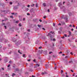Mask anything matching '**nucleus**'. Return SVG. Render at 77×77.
Instances as JSON below:
<instances>
[{"instance_id":"nucleus-1","label":"nucleus","mask_w":77,"mask_h":77,"mask_svg":"<svg viewBox=\"0 0 77 77\" xmlns=\"http://www.w3.org/2000/svg\"><path fill=\"white\" fill-rule=\"evenodd\" d=\"M58 5L60 7V9H63V8H65V7L64 6H62V3L61 2H60L58 4Z\"/></svg>"},{"instance_id":"nucleus-2","label":"nucleus","mask_w":77,"mask_h":77,"mask_svg":"<svg viewBox=\"0 0 77 77\" xmlns=\"http://www.w3.org/2000/svg\"><path fill=\"white\" fill-rule=\"evenodd\" d=\"M21 40H19L16 43V45H20V44H21Z\"/></svg>"},{"instance_id":"nucleus-3","label":"nucleus","mask_w":77,"mask_h":77,"mask_svg":"<svg viewBox=\"0 0 77 77\" xmlns=\"http://www.w3.org/2000/svg\"><path fill=\"white\" fill-rule=\"evenodd\" d=\"M2 41H4L5 42H8V40H6V39L4 38H3L2 39Z\"/></svg>"},{"instance_id":"nucleus-4","label":"nucleus","mask_w":77,"mask_h":77,"mask_svg":"<svg viewBox=\"0 0 77 77\" xmlns=\"http://www.w3.org/2000/svg\"><path fill=\"white\" fill-rule=\"evenodd\" d=\"M49 36L51 38H53V37H52V35H51L50 33H48V35H47V36Z\"/></svg>"},{"instance_id":"nucleus-5","label":"nucleus","mask_w":77,"mask_h":77,"mask_svg":"<svg viewBox=\"0 0 77 77\" xmlns=\"http://www.w3.org/2000/svg\"><path fill=\"white\" fill-rule=\"evenodd\" d=\"M15 70L16 71H20V69L18 68H16L15 69Z\"/></svg>"},{"instance_id":"nucleus-6","label":"nucleus","mask_w":77,"mask_h":77,"mask_svg":"<svg viewBox=\"0 0 77 77\" xmlns=\"http://www.w3.org/2000/svg\"><path fill=\"white\" fill-rule=\"evenodd\" d=\"M33 12V9L32 8L31 10H30V12Z\"/></svg>"},{"instance_id":"nucleus-7","label":"nucleus","mask_w":77,"mask_h":77,"mask_svg":"<svg viewBox=\"0 0 77 77\" xmlns=\"http://www.w3.org/2000/svg\"><path fill=\"white\" fill-rule=\"evenodd\" d=\"M47 74V72H45L44 73L42 72V75H44V74Z\"/></svg>"},{"instance_id":"nucleus-8","label":"nucleus","mask_w":77,"mask_h":77,"mask_svg":"<svg viewBox=\"0 0 77 77\" xmlns=\"http://www.w3.org/2000/svg\"><path fill=\"white\" fill-rule=\"evenodd\" d=\"M64 20H66V21H68V18L67 17H64Z\"/></svg>"},{"instance_id":"nucleus-9","label":"nucleus","mask_w":77,"mask_h":77,"mask_svg":"<svg viewBox=\"0 0 77 77\" xmlns=\"http://www.w3.org/2000/svg\"><path fill=\"white\" fill-rule=\"evenodd\" d=\"M43 6L44 7H45V6H46V4L45 3H43Z\"/></svg>"},{"instance_id":"nucleus-10","label":"nucleus","mask_w":77,"mask_h":77,"mask_svg":"<svg viewBox=\"0 0 77 77\" xmlns=\"http://www.w3.org/2000/svg\"><path fill=\"white\" fill-rule=\"evenodd\" d=\"M69 16H71V15H72V13H71V12H69V13H68Z\"/></svg>"},{"instance_id":"nucleus-11","label":"nucleus","mask_w":77,"mask_h":77,"mask_svg":"<svg viewBox=\"0 0 77 77\" xmlns=\"http://www.w3.org/2000/svg\"><path fill=\"white\" fill-rule=\"evenodd\" d=\"M4 60L5 61V63H6V62H8V60Z\"/></svg>"},{"instance_id":"nucleus-12","label":"nucleus","mask_w":77,"mask_h":77,"mask_svg":"<svg viewBox=\"0 0 77 77\" xmlns=\"http://www.w3.org/2000/svg\"><path fill=\"white\" fill-rule=\"evenodd\" d=\"M23 57H24L25 58H26V54H23Z\"/></svg>"},{"instance_id":"nucleus-13","label":"nucleus","mask_w":77,"mask_h":77,"mask_svg":"<svg viewBox=\"0 0 77 77\" xmlns=\"http://www.w3.org/2000/svg\"><path fill=\"white\" fill-rule=\"evenodd\" d=\"M18 53H20V54H22V53H21L20 52V50H19L18 51Z\"/></svg>"},{"instance_id":"nucleus-14","label":"nucleus","mask_w":77,"mask_h":77,"mask_svg":"<svg viewBox=\"0 0 77 77\" xmlns=\"http://www.w3.org/2000/svg\"><path fill=\"white\" fill-rule=\"evenodd\" d=\"M14 75H15V74L14 73H13L12 75V77H14Z\"/></svg>"},{"instance_id":"nucleus-15","label":"nucleus","mask_w":77,"mask_h":77,"mask_svg":"<svg viewBox=\"0 0 77 77\" xmlns=\"http://www.w3.org/2000/svg\"><path fill=\"white\" fill-rule=\"evenodd\" d=\"M69 63H72V61H70L69 62Z\"/></svg>"},{"instance_id":"nucleus-16","label":"nucleus","mask_w":77,"mask_h":77,"mask_svg":"<svg viewBox=\"0 0 77 77\" xmlns=\"http://www.w3.org/2000/svg\"><path fill=\"white\" fill-rule=\"evenodd\" d=\"M69 35H71V32L70 31H69Z\"/></svg>"},{"instance_id":"nucleus-17","label":"nucleus","mask_w":77,"mask_h":77,"mask_svg":"<svg viewBox=\"0 0 77 77\" xmlns=\"http://www.w3.org/2000/svg\"><path fill=\"white\" fill-rule=\"evenodd\" d=\"M64 15H63L62 16H61V18H64V17H64Z\"/></svg>"},{"instance_id":"nucleus-18","label":"nucleus","mask_w":77,"mask_h":77,"mask_svg":"<svg viewBox=\"0 0 77 77\" xmlns=\"http://www.w3.org/2000/svg\"><path fill=\"white\" fill-rule=\"evenodd\" d=\"M14 8L15 9H18V7L17 6H15L14 7Z\"/></svg>"},{"instance_id":"nucleus-19","label":"nucleus","mask_w":77,"mask_h":77,"mask_svg":"<svg viewBox=\"0 0 77 77\" xmlns=\"http://www.w3.org/2000/svg\"><path fill=\"white\" fill-rule=\"evenodd\" d=\"M37 19H34L33 20V21H37Z\"/></svg>"},{"instance_id":"nucleus-20","label":"nucleus","mask_w":77,"mask_h":77,"mask_svg":"<svg viewBox=\"0 0 77 77\" xmlns=\"http://www.w3.org/2000/svg\"><path fill=\"white\" fill-rule=\"evenodd\" d=\"M15 38H12V40L13 41H15Z\"/></svg>"},{"instance_id":"nucleus-21","label":"nucleus","mask_w":77,"mask_h":77,"mask_svg":"<svg viewBox=\"0 0 77 77\" xmlns=\"http://www.w3.org/2000/svg\"><path fill=\"white\" fill-rule=\"evenodd\" d=\"M37 26H38V27H39L40 28V27H41V25H39L38 24L37 25Z\"/></svg>"},{"instance_id":"nucleus-22","label":"nucleus","mask_w":77,"mask_h":77,"mask_svg":"<svg viewBox=\"0 0 77 77\" xmlns=\"http://www.w3.org/2000/svg\"><path fill=\"white\" fill-rule=\"evenodd\" d=\"M21 23H19V26L20 27H21V26H22V25H21Z\"/></svg>"},{"instance_id":"nucleus-23","label":"nucleus","mask_w":77,"mask_h":77,"mask_svg":"<svg viewBox=\"0 0 77 77\" xmlns=\"http://www.w3.org/2000/svg\"><path fill=\"white\" fill-rule=\"evenodd\" d=\"M29 71L30 72H32V71H33V70L30 69L29 70Z\"/></svg>"},{"instance_id":"nucleus-24","label":"nucleus","mask_w":77,"mask_h":77,"mask_svg":"<svg viewBox=\"0 0 77 77\" xmlns=\"http://www.w3.org/2000/svg\"><path fill=\"white\" fill-rule=\"evenodd\" d=\"M57 9V8L55 7L54 8V10H56Z\"/></svg>"},{"instance_id":"nucleus-25","label":"nucleus","mask_w":77,"mask_h":77,"mask_svg":"<svg viewBox=\"0 0 77 77\" xmlns=\"http://www.w3.org/2000/svg\"><path fill=\"white\" fill-rule=\"evenodd\" d=\"M40 66V65L38 64H36V66Z\"/></svg>"},{"instance_id":"nucleus-26","label":"nucleus","mask_w":77,"mask_h":77,"mask_svg":"<svg viewBox=\"0 0 77 77\" xmlns=\"http://www.w3.org/2000/svg\"><path fill=\"white\" fill-rule=\"evenodd\" d=\"M33 62H36V59H35L33 60Z\"/></svg>"},{"instance_id":"nucleus-27","label":"nucleus","mask_w":77,"mask_h":77,"mask_svg":"<svg viewBox=\"0 0 77 77\" xmlns=\"http://www.w3.org/2000/svg\"><path fill=\"white\" fill-rule=\"evenodd\" d=\"M25 74H29V72H26L25 73Z\"/></svg>"},{"instance_id":"nucleus-28","label":"nucleus","mask_w":77,"mask_h":77,"mask_svg":"<svg viewBox=\"0 0 77 77\" xmlns=\"http://www.w3.org/2000/svg\"><path fill=\"white\" fill-rule=\"evenodd\" d=\"M4 25H5V23H3L2 24V26H4Z\"/></svg>"},{"instance_id":"nucleus-29","label":"nucleus","mask_w":77,"mask_h":77,"mask_svg":"<svg viewBox=\"0 0 77 77\" xmlns=\"http://www.w3.org/2000/svg\"><path fill=\"white\" fill-rule=\"evenodd\" d=\"M57 68V67L55 66L54 68V69H55V70H56Z\"/></svg>"},{"instance_id":"nucleus-30","label":"nucleus","mask_w":77,"mask_h":77,"mask_svg":"<svg viewBox=\"0 0 77 77\" xmlns=\"http://www.w3.org/2000/svg\"><path fill=\"white\" fill-rule=\"evenodd\" d=\"M45 19V18H47V17L45 16L44 17H43Z\"/></svg>"},{"instance_id":"nucleus-31","label":"nucleus","mask_w":77,"mask_h":77,"mask_svg":"<svg viewBox=\"0 0 77 77\" xmlns=\"http://www.w3.org/2000/svg\"><path fill=\"white\" fill-rule=\"evenodd\" d=\"M61 74H62V73H63V71L61 70Z\"/></svg>"},{"instance_id":"nucleus-32","label":"nucleus","mask_w":77,"mask_h":77,"mask_svg":"<svg viewBox=\"0 0 77 77\" xmlns=\"http://www.w3.org/2000/svg\"><path fill=\"white\" fill-rule=\"evenodd\" d=\"M51 53H53V52H52V51H51V52H49V54H51Z\"/></svg>"},{"instance_id":"nucleus-33","label":"nucleus","mask_w":77,"mask_h":77,"mask_svg":"<svg viewBox=\"0 0 77 77\" xmlns=\"http://www.w3.org/2000/svg\"><path fill=\"white\" fill-rule=\"evenodd\" d=\"M34 5V4H32V5H31V6L32 7H33V6H34V5Z\"/></svg>"},{"instance_id":"nucleus-34","label":"nucleus","mask_w":77,"mask_h":77,"mask_svg":"<svg viewBox=\"0 0 77 77\" xmlns=\"http://www.w3.org/2000/svg\"><path fill=\"white\" fill-rule=\"evenodd\" d=\"M12 63V61H11V60H10L9 62V63Z\"/></svg>"},{"instance_id":"nucleus-35","label":"nucleus","mask_w":77,"mask_h":77,"mask_svg":"<svg viewBox=\"0 0 77 77\" xmlns=\"http://www.w3.org/2000/svg\"><path fill=\"white\" fill-rule=\"evenodd\" d=\"M62 23L63 24H65V23L64 22H62Z\"/></svg>"},{"instance_id":"nucleus-36","label":"nucleus","mask_w":77,"mask_h":77,"mask_svg":"<svg viewBox=\"0 0 77 77\" xmlns=\"http://www.w3.org/2000/svg\"><path fill=\"white\" fill-rule=\"evenodd\" d=\"M38 48H39V49H40L42 48V47L41 46V47H39Z\"/></svg>"},{"instance_id":"nucleus-37","label":"nucleus","mask_w":77,"mask_h":77,"mask_svg":"<svg viewBox=\"0 0 77 77\" xmlns=\"http://www.w3.org/2000/svg\"><path fill=\"white\" fill-rule=\"evenodd\" d=\"M10 5H12V2H10Z\"/></svg>"},{"instance_id":"nucleus-38","label":"nucleus","mask_w":77,"mask_h":77,"mask_svg":"<svg viewBox=\"0 0 77 77\" xmlns=\"http://www.w3.org/2000/svg\"><path fill=\"white\" fill-rule=\"evenodd\" d=\"M30 60H31L30 59L28 60V62H30Z\"/></svg>"},{"instance_id":"nucleus-39","label":"nucleus","mask_w":77,"mask_h":77,"mask_svg":"<svg viewBox=\"0 0 77 77\" xmlns=\"http://www.w3.org/2000/svg\"><path fill=\"white\" fill-rule=\"evenodd\" d=\"M53 41H56V39L55 38H54L53 39Z\"/></svg>"},{"instance_id":"nucleus-40","label":"nucleus","mask_w":77,"mask_h":77,"mask_svg":"<svg viewBox=\"0 0 77 77\" xmlns=\"http://www.w3.org/2000/svg\"><path fill=\"white\" fill-rule=\"evenodd\" d=\"M4 27H5V29H7V28H6V26H4Z\"/></svg>"},{"instance_id":"nucleus-41","label":"nucleus","mask_w":77,"mask_h":77,"mask_svg":"<svg viewBox=\"0 0 77 77\" xmlns=\"http://www.w3.org/2000/svg\"><path fill=\"white\" fill-rule=\"evenodd\" d=\"M15 30H19V28H16L15 29Z\"/></svg>"},{"instance_id":"nucleus-42","label":"nucleus","mask_w":77,"mask_h":77,"mask_svg":"<svg viewBox=\"0 0 77 77\" xmlns=\"http://www.w3.org/2000/svg\"><path fill=\"white\" fill-rule=\"evenodd\" d=\"M62 38H63V39H64V38H65V36H64L63 37H62Z\"/></svg>"},{"instance_id":"nucleus-43","label":"nucleus","mask_w":77,"mask_h":77,"mask_svg":"<svg viewBox=\"0 0 77 77\" xmlns=\"http://www.w3.org/2000/svg\"><path fill=\"white\" fill-rule=\"evenodd\" d=\"M6 49V48L5 47H4L3 48V50H5Z\"/></svg>"},{"instance_id":"nucleus-44","label":"nucleus","mask_w":77,"mask_h":77,"mask_svg":"<svg viewBox=\"0 0 77 77\" xmlns=\"http://www.w3.org/2000/svg\"><path fill=\"white\" fill-rule=\"evenodd\" d=\"M42 29H43V30H45V28H42Z\"/></svg>"},{"instance_id":"nucleus-45","label":"nucleus","mask_w":77,"mask_h":77,"mask_svg":"<svg viewBox=\"0 0 77 77\" xmlns=\"http://www.w3.org/2000/svg\"><path fill=\"white\" fill-rule=\"evenodd\" d=\"M69 27H72V25H69Z\"/></svg>"},{"instance_id":"nucleus-46","label":"nucleus","mask_w":77,"mask_h":77,"mask_svg":"<svg viewBox=\"0 0 77 77\" xmlns=\"http://www.w3.org/2000/svg\"><path fill=\"white\" fill-rule=\"evenodd\" d=\"M30 6L29 5H27V7H28V8H29Z\"/></svg>"},{"instance_id":"nucleus-47","label":"nucleus","mask_w":77,"mask_h":77,"mask_svg":"<svg viewBox=\"0 0 77 77\" xmlns=\"http://www.w3.org/2000/svg\"><path fill=\"white\" fill-rule=\"evenodd\" d=\"M62 51H61V52H59V54H62Z\"/></svg>"},{"instance_id":"nucleus-48","label":"nucleus","mask_w":77,"mask_h":77,"mask_svg":"<svg viewBox=\"0 0 77 77\" xmlns=\"http://www.w3.org/2000/svg\"><path fill=\"white\" fill-rule=\"evenodd\" d=\"M68 56H66L65 57V58L66 59L67 58H68Z\"/></svg>"},{"instance_id":"nucleus-49","label":"nucleus","mask_w":77,"mask_h":77,"mask_svg":"<svg viewBox=\"0 0 77 77\" xmlns=\"http://www.w3.org/2000/svg\"><path fill=\"white\" fill-rule=\"evenodd\" d=\"M58 26H61V23H59L58 24Z\"/></svg>"},{"instance_id":"nucleus-50","label":"nucleus","mask_w":77,"mask_h":77,"mask_svg":"<svg viewBox=\"0 0 77 77\" xmlns=\"http://www.w3.org/2000/svg\"><path fill=\"white\" fill-rule=\"evenodd\" d=\"M27 15H30V14H29V13H27Z\"/></svg>"},{"instance_id":"nucleus-51","label":"nucleus","mask_w":77,"mask_h":77,"mask_svg":"<svg viewBox=\"0 0 77 77\" xmlns=\"http://www.w3.org/2000/svg\"><path fill=\"white\" fill-rule=\"evenodd\" d=\"M71 30L72 31H74V29H71Z\"/></svg>"},{"instance_id":"nucleus-52","label":"nucleus","mask_w":77,"mask_h":77,"mask_svg":"<svg viewBox=\"0 0 77 77\" xmlns=\"http://www.w3.org/2000/svg\"><path fill=\"white\" fill-rule=\"evenodd\" d=\"M58 33L60 34V33H61V32L60 31H58Z\"/></svg>"},{"instance_id":"nucleus-53","label":"nucleus","mask_w":77,"mask_h":77,"mask_svg":"<svg viewBox=\"0 0 77 77\" xmlns=\"http://www.w3.org/2000/svg\"><path fill=\"white\" fill-rule=\"evenodd\" d=\"M64 36H65V37H67V35H66V34H65Z\"/></svg>"},{"instance_id":"nucleus-54","label":"nucleus","mask_w":77,"mask_h":77,"mask_svg":"<svg viewBox=\"0 0 77 77\" xmlns=\"http://www.w3.org/2000/svg\"><path fill=\"white\" fill-rule=\"evenodd\" d=\"M48 12H50V10H49V9H48Z\"/></svg>"},{"instance_id":"nucleus-55","label":"nucleus","mask_w":77,"mask_h":77,"mask_svg":"<svg viewBox=\"0 0 77 77\" xmlns=\"http://www.w3.org/2000/svg\"><path fill=\"white\" fill-rule=\"evenodd\" d=\"M39 21H40V22H42V20H41V19H40L39 20Z\"/></svg>"},{"instance_id":"nucleus-56","label":"nucleus","mask_w":77,"mask_h":77,"mask_svg":"<svg viewBox=\"0 0 77 77\" xmlns=\"http://www.w3.org/2000/svg\"><path fill=\"white\" fill-rule=\"evenodd\" d=\"M10 66H11V65H10V64H9L8 66V67H9Z\"/></svg>"},{"instance_id":"nucleus-57","label":"nucleus","mask_w":77,"mask_h":77,"mask_svg":"<svg viewBox=\"0 0 77 77\" xmlns=\"http://www.w3.org/2000/svg\"><path fill=\"white\" fill-rule=\"evenodd\" d=\"M26 11H29V8H27L26 9Z\"/></svg>"},{"instance_id":"nucleus-58","label":"nucleus","mask_w":77,"mask_h":77,"mask_svg":"<svg viewBox=\"0 0 77 77\" xmlns=\"http://www.w3.org/2000/svg\"><path fill=\"white\" fill-rule=\"evenodd\" d=\"M25 20H26V19H25V18H23V21H25Z\"/></svg>"},{"instance_id":"nucleus-59","label":"nucleus","mask_w":77,"mask_h":77,"mask_svg":"<svg viewBox=\"0 0 77 77\" xmlns=\"http://www.w3.org/2000/svg\"><path fill=\"white\" fill-rule=\"evenodd\" d=\"M53 26H55V23H53Z\"/></svg>"},{"instance_id":"nucleus-60","label":"nucleus","mask_w":77,"mask_h":77,"mask_svg":"<svg viewBox=\"0 0 77 77\" xmlns=\"http://www.w3.org/2000/svg\"><path fill=\"white\" fill-rule=\"evenodd\" d=\"M5 21H6V20H8V18H5Z\"/></svg>"},{"instance_id":"nucleus-61","label":"nucleus","mask_w":77,"mask_h":77,"mask_svg":"<svg viewBox=\"0 0 77 77\" xmlns=\"http://www.w3.org/2000/svg\"><path fill=\"white\" fill-rule=\"evenodd\" d=\"M36 8H37V7H38V5L37 4H36Z\"/></svg>"},{"instance_id":"nucleus-62","label":"nucleus","mask_w":77,"mask_h":77,"mask_svg":"<svg viewBox=\"0 0 77 77\" xmlns=\"http://www.w3.org/2000/svg\"><path fill=\"white\" fill-rule=\"evenodd\" d=\"M16 23H18V21H16Z\"/></svg>"},{"instance_id":"nucleus-63","label":"nucleus","mask_w":77,"mask_h":77,"mask_svg":"<svg viewBox=\"0 0 77 77\" xmlns=\"http://www.w3.org/2000/svg\"><path fill=\"white\" fill-rule=\"evenodd\" d=\"M2 70L3 71L4 70V69L3 68H2Z\"/></svg>"},{"instance_id":"nucleus-64","label":"nucleus","mask_w":77,"mask_h":77,"mask_svg":"<svg viewBox=\"0 0 77 77\" xmlns=\"http://www.w3.org/2000/svg\"><path fill=\"white\" fill-rule=\"evenodd\" d=\"M28 32H30V29H29L28 30Z\"/></svg>"}]
</instances>
